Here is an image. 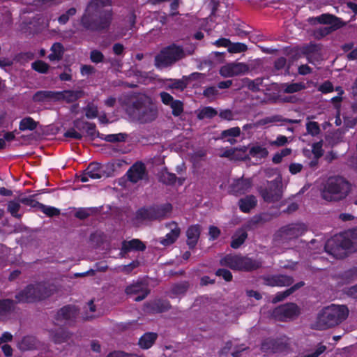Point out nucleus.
Instances as JSON below:
<instances>
[{
  "label": "nucleus",
  "mask_w": 357,
  "mask_h": 357,
  "mask_svg": "<svg viewBox=\"0 0 357 357\" xmlns=\"http://www.w3.org/2000/svg\"><path fill=\"white\" fill-rule=\"evenodd\" d=\"M289 142V138L284 135H278L275 140L270 141L268 144L273 146H282Z\"/></svg>",
  "instance_id": "nucleus-48"
},
{
  "label": "nucleus",
  "mask_w": 357,
  "mask_h": 357,
  "mask_svg": "<svg viewBox=\"0 0 357 357\" xmlns=\"http://www.w3.org/2000/svg\"><path fill=\"white\" fill-rule=\"evenodd\" d=\"M200 233L201 226L199 225H193L187 229V244L190 248H194L196 246L200 236Z\"/></svg>",
  "instance_id": "nucleus-23"
},
{
  "label": "nucleus",
  "mask_w": 357,
  "mask_h": 357,
  "mask_svg": "<svg viewBox=\"0 0 357 357\" xmlns=\"http://www.w3.org/2000/svg\"><path fill=\"white\" fill-rule=\"evenodd\" d=\"M203 93L204 96L213 98L218 94V90L215 86L208 87L204 91Z\"/></svg>",
  "instance_id": "nucleus-59"
},
{
  "label": "nucleus",
  "mask_w": 357,
  "mask_h": 357,
  "mask_svg": "<svg viewBox=\"0 0 357 357\" xmlns=\"http://www.w3.org/2000/svg\"><path fill=\"white\" fill-rule=\"evenodd\" d=\"M306 130L309 135L316 136L320 132L319 125L315 121H309L306 123Z\"/></svg>",
  "instance_id": "nucleus-43"
},
{
  "label": "nucleus",
  "mask_w": 357,
  "mask_h": 357,
  "mask_svg": "<svg viewBox=\"0 0 357 357\" xmlns=\"http://www.w3.org/2000/svg\"><path fill=\"white\" fill-rule=\"evenodd\" d=\"M350 190L349 183L343 177L331 176L322 184L320 194L325 201L337 202L344 200Z\"/></svg>",
  "instance_id": "nucleus-3"
},
{
  "label": "nucleus",
  "mask_w": 357,
  "mask_h": 357,
  "mask_svg": "<svg viewBox=\"0 0 357 357\" xmlns=\"http://www.w3.org/2000/svg\"><path fill=\"white\" fill-rule=\"evenodd\" d=\"M276 344L278 349H286L289 348L290 345V340L287 337L283 336L276 340Z\"/></svg>",
  "instance_id": "nucleus-52"
},
{
  "label": "nucleus",
  "mask_w": 357,
  "mask_h": 357,
  "mask_svg": "<svg viewBox=\"0 0 357 357\" xmlns=\"http://www.w3.org/2000/svg\"><path fill=\"white\" fill-rule=\"evenodd\" d=\"M317 20L319 23L331 25L333 29H337L342 26L339 18L329 14H323L317 17Z\"/></svg>",
  "instance_id": "nucleus-26"
},
{
  "label": "nucleus",
  "mask_w": 357,
  "mask_h": 357,
  "mask_svg": "<svg viewBox=\"0 0 357 357\" xmlns=\"http://www.w3.org/2000/svg\"><path fill=\"white\" fill-rule=\"evenodd\" d=\"M304 283L303 282H298L292 287L285 290L282 292H279L276 294L275 298L273 299V303H277L282 301L284 298L291 294L296 289L300 288L303 286Z\"/></svg>",
  "instance_id": "nucleus-34"
},
{
  "label": "nucleus",
  "mask_w": 357,
  "mask_h": 357,
  "mask_svg": "<svg viewBox=\"0 0 357 357\" xmlns=\"http://www.w3.org/2000/svg\"><path fill=\"white\" fill-rule=\"evenodd\" d=\"M257 204V199L253 195L246 196L238 202V206L241 211L248 213Z\"/></svg>",
  "instance_id": "nucleus-25"
},
{
  "label": "nucleus",
  "mask_w": 357,
  "mask_h": 357,
  "mask_svg": "<svg viewBox=\"0 0 357 357\" xmlns=\"http://www.w3.org/2000/svg\"><path fill=\"white\" fill-rule=\"evenodd\" d=\"M172 210L169 204L161 206L152 207L149 208H141L137 211L135 218V223L137 225L158 220L165 217Z\"/></svg>",
  "instance_id": "nucleus-8"
},
{
  "label": "nucleus",
  "mask_w": 357,
  "mask_h": 357,
  "mask_svg": "<svg viewBox=\"0 0 357 357\" xmlns=\"http://www.w3.org/2000/svg\"><path fill=\"white\" fill-rule=\"evenodd\" d=\"M96 312V306L93 303V301H90L88 303H87V306H86V314L84 317V318L85 319H92L95 317L94 314H93V313H94Z\"/></svg>",
  "instance_id": "nucleus-53"
},
{
  "label": "nucleus",
  "mask_w": 357,
  "mask_h": 357,
  "mask_svg": "<svg viewBox=\"0 0 357 357\" xmlns=\"http://www.w3.org/2000/svg\"><path fill=\"white\" fill-rule=\"evenodd\" d=\"M300 314V309L293 303L281 305L268 312V316L280 321H289Z\"/></svg>",
  "instance_id": "nucleus-10"
},
{
  "label": "nucleus",
  "mask_w": 357,
  "mask_h": 357,
  "mask_svg": "<svg viewBox=\"0 0 357 357\" xmlns=\"http://www.w3.org/2000/svg\"><path fill=\"white\" fill-rule=\"evenodd\" d=\"M51 338L56 343L60 344L66 342L70 338V334L63 328H59L56 331L51 332Z\"/></svg>",
  "instance_id": "nucleus-32"
},
{
  "label": "nucleus",
  "mask_w": 357,
  "mask_h": 357,
  "mask_svg": "<svg viewBox=\"0 0 357 357\" xmlns=\"http://www.w3.org/2000/svg\"><path fill=\"white\" fill-rule=\"evenodd\" d=\"M66 137L73 138L75 139H80L82 137V134L77 132L75 129L71 128L64 133Z\"/></svg>",
  "instance_id": "nucleus-63"
},
{
  "label": "nucleus",
  "mask_w": 357,
  "mask_h": 357,
  "mask_svg": "<svg viewBox=\"0 0 357 357\" xmlns=\"http://www.w3.org/2000/svg\"><path fill=\"white\" fill-rule=\"evenodd\" d=\"M38 209L49 217L56 216L60 213V211L58 208L50 206H46L41 203Z\"/></svg>",
  "instance_id": "nucleus-41"
},
{
  "label": "nucleus",
  "mask_w": 357,
  "mask_h": 357,
  "mask_svg": "<svg viewBox=\"0 0 357 357\" xmlns=\"http://www.w3.org/2000/svg\"><path fill=\"white\" fill-rule=\"evenodd\" d=\"M217 114V111L211 107H206L201 109L197 116L199 119H203L204 118H212Z\"/></svg>",
  "instance_id": "nucleus-40"
},
{
  "label": "nucleus",
  "mask_w": 357,
  "mask_h": 357,
  "mask_svg": "<svg viewBox=\"0 0 357 357\" xmlns=\"http://www.w3.org/2000/svg\"><path fill=\"white\" fill-rule=\"evenodd\" d=\"M167 227L169 228L170 231L167 233L165 237L160 239V243L165 246H168L174 243L178 238L181 233L180 228L174 222L169 223Z\"/></svg>",
  "instance_id": "nucleus-19"
},
{
  "label": "nucleus",
  "mask_w": 357,
  "mask_h": 357,
  "mask_svg": "<svg viewBox=\"0 0 357 357\" xmlns=\"http://www.w3.org/2000/svg\"><path fill=\"white\" fill-rule=\"evenodd\" d=\"M20 202L32 208H39L40 203L33 199V197H26L20 199Z\"/></svg>",
  "instance_id": "nucleus-51"
},
{
  "label": "nucleus",
  "mask_w": 357,
  "mask_h": 357,
  "mask_svg": "<svg viewBox=\"0 0 357 357\" xmlns=\"http://www.w3.org/2000/svg\"><path fill=\"white\" fill-rule=\"evenodd\" d=\"M260 193L266 202L274 203L279 201L282 197L281 176L278 174L273 181L268 182L266 188L261 190Z\"/></svg>",
  "instance_id": "nucleus-11"
},
{
  "label": "nucleus",
  "mask_w": 357,
  "mask_h": 357,
  "mask_svg": "<svg viewBox=\"0 0 357 357\" xmlns=\"http://www.w3.org/2000/svg\"><path fill=\"white\" fill-rule=\"evenodd\" d=\"M185 52L178 46L172 45L162 50L155 58L157 68L169 66L185 56Z\"/></svg>",
  "instance_id": "nucleus-9"
},
{
  "label": "nucleus",
  "mask_w": 357,
  "mask_h": 357,
  "mask_svg": "<svg viewBox=\"0 0 357 357\" xmlns=\"http://www.w3.org/2000/svg\"><path fill=\"white\" fill-rule=\"evenodd\" d=\"M13 306V301L10 300L0 301V314L9 311Z\"/></svg>",
  "instance_id": "nucleus-54"
},
{
  "label": "nucleus",
  "mask_w": 357,
  "mask_h": 357,
  "mask_svg": "<svg viewBox=\"0 0 357 357\" xmlns=\"http://www.w3.org/2000/svg\"><path fill=\"white\" fill-rule=\"evenodd\" d=\"M126 292L130 296H136L133 298L134 301H141L148 295L149 290L146 284L139 282L127 287Z\"/></svg>",
  "instance_id": "nucleus-14"
},
{
  "label": "nucleus",
  "mask_w": 357,
  "mask_h": 357,
  "mask_svg": "<svg viewBox=\"0 0 357 357\" xmlns=\"http://www.w3.org/2000/svg\"><path fill=\"white\" fill-rule=\"evenodd\" d=\"M168 308L167 303H163L160 301H155L151 305V310L153 312H160Z\"/></svg>",
  "instance_id": "nucleus-55"
},
{
  "label": "nucleus",
  "mask_w": 357,
  "mask_h": 357,
  "mask_svg": "<svg viewBox=\"0 0 357 357\" xmlns=\"http://www.w3.org/2000/svg\"><path fill=\"white\" fill-rule=\"evenodd\" d=\"M250 154L252 157L264 158L268 155V151L266 148L262 146L255 145L250 149Z\"/></svg>",
  "instance_id": "nucleus-37"
},
{
  "label": "nucleus",
  "mask_w": 357,
  "mask_h": 357,
  "mask_svg": "<svg viewBox=\"0 0 357 357\" xmlns=\"http://www.w3.org/2000/svg\"><path fill=\"white\" fill-rule=\"evenodd\" d=\"M157 338V334L154 333H145L139 340V345L142 349L150 348Z\"/></svg>",
  "instance_id": "nucleus-30"
},
{
  "label": "nucleus",
  "mask_w": 357,
  "mask_h": 357,
  "mask_svg": "<svg viewBox=\"0 0 357 357\" xmlns=\"http://www.w3.org/2000/svg\"><path fill=\"white\" fill-rule=\"evenodd\" d=\"M77 314V309L75 306H65L58 311L56 319L58 322L68 324L75 319Z\"/></svg>",
  "instance_id": "nucleus-18"
},
{
  "label": "nucleus",
  "mask_w": 357,
  "mask_h": 357,
  "mask_svg": "<svg viewBox=\"0 0 357 357\" xmlns=\"http://www.w3.org/2000/svg\"><path fill=\"white\" fill-rule=\"evenodd\" d=\"M266 284L272 287H284L292 284L293 279L287 275H279L268 277L265 279Z\"/></svg>",
  "instance_id": "nucleus-24"
},
{
  "label": "nucleus",
  "mask_w": 357,
  "mask_h": 357,
  "mask_svg": "<svg viewBox=\"0 0 357 357\" xmlns=\"http://www.w3.org/2000/svg\"><path fill=\"white\" fill-rule=\"evenodd\" d=\"M247 237L246 231L243 228L238 229L232 236L231 248L234 249L238 248L244 243Z\"/></svg>",
  "instance_id": "nucleus-27"
},
{
  "label": "nucleus",
  "mask_w": 357,
  "mask_h": 357,
  "mask_svg": "<svg viewBox=\"0 0 357 357\" xmlns=\"http://www.w3.org/2000/svg\"><path fill=\"white\" fill-rule=\"evenodd\" d=\"M38 123L31 117H26L20 122L19 128L22 131L33 130L37 127Z\"/></svg>",
  "instance_id": "nucleus-35"
},
{
  "label": "nucleus",
  "mask_w": 357,
  "mask_h": 357,
  "mask_svg": "<svg viewBox=\"0 0 357 357\" xmlns=\"http://www.w3.org/2000/svg\"><path fill=\"white\" fill-rule=\"evenodd\" d=\"M33 342V339L31 337H25L22 339V342L20 344V348L21 349H31L32 348V345H29V344Z\"/></svg>",
  "instance_id": "nucleus-62"
},
{
  "label": "nucleus",
  "mask_w": 357,
  "mask_h": 357,
  "mask_svg": "<svg viewBox=\"0 0 357 357\" xmlns=\"http://www.w3.org/2000/svg\"><path fill=\"white\" fill-rule=\"evenodd\" d=\"M248 47L242 43H231L229 47L228 52L230 53H241L247 50Z\"/></svg>",
  "instance_id": "nucleus-42"
},
{
  "label": "nucleus",
  "mask_w": 357,
  "mask_h": 357,
  "mask_svg": "<svg viewBox=\"0 0 357 357\" xmlns=\"http://www.w3.org/2000/svg\"><path fill=\"white\" fill-rule=\"evenodd\" d=\"M252 181L250 178H238L230 184V192L235 195H242L252 188Z\"/></svg>",
  "instance_id": "nucleus-17"
},
{
  "label": "nucleus",
  "mask_w": 357,
  "mask_h": 357,
  "mask_svg": "<svg viewBox=\"0 0 357 357\" xmlns=\"http://www.w3.org/2000/svg\"><path fill=\"white\" fill-rule=\"evenodd\" d=\"M20 199L19 201H10L8 204V211L10 214L15 217L20 218L22 215L21 213H20V211L21 210V205H20Z\"/></svg>",
  "instance_id": "nucleus-38"
},
{
  "label": "nucleus",
  "mask_w": 357,
  "mask_h": 357,
  "mask_svg": "<svg viewBox=\"0 0 357 357\" xmlns=\"http://www.w3.org/2000/svg\"><path fill=\"white\" fill-rule=\"evenodd\" d=\"M85 127H86V134L89 137H91L92 138H95L96 137L98 136V132L96 131V126L94 123H86Z\"/></svg>",
  "instance_id": "nucleus-57"
},
{
  "label": "nucleus",
  "mask_w": 357,
  "mask_h": 357,
  "mask_svg": "<svg viewBox=\"0 0 357 357\" xmlns=\"http://www.w3.org/2000/svg\"><path fill=\"white\" fill-rule=\"evenodd\" d=\"M349 310L346 305L333 304L322 310L317 320V327L324 330L336 326L347 319Z\"/></svg>",
  "instance_id": "nucleus-4"
},
{
  "label": "nucleus",
  "mask_w": 357,
  "mask_h": 357,
  "mask_svg": "<svg viewBox=\"0 0 357 357\" xmlns=\"http://www.w3.org/2000/svg\"><path fill=\"white\" fill-rule=\"evenodd\" d=\"M241 135V129L239 127H233L227 130L222 131L220 138L226 139L230 144H234L236 140L233 138L238 137Z\"/></svg>",
  "instance_id": "nucleus-28"
},
{
  "label": "nucleus",
  "mask_w": 357,
  "mask_h": 357,
  "mask_svg": "<svg viewBox=\"0 0 357 357\" xmlns=\"http://www.w3.org/2000/svg\"><path fill=\"white\" fill-rule=\"evenodd\" d=\"M188 288V285L187 283L178 284L172 288V293L175 296L183 295L187 291Z\"/></svg>",
  "instance_id": "nucleus-47"
},
{
  "label": "nucleus",
  "mask_w": 357,
  "mask_h": 357,
  "mask_svg": "<svg viewBox=\"0 0 357 357\" xmlns=\"http://www.w3.org/2000/svg\"><path fill=\"white\" fill-rule=\"evenodd\" d=\"M54 287L46 283H39L27 286L23 291L16 295L18 302H35L44 299L52 295Z\"/></svg>",
  "instance_id": "nucleus-5"
},
{
  "label": "nucleus",
  "mask_w": 357,
  "mask_h": 357,
  "mask_svg": "<svg viewBox=\"0 0 357 357\" xmlns=\"http://www.w3.org/2000/svg\"><path fill=\"white\" fill-rule=\"evenodd\" d=\"M33 99L35 102L56 101V92L49 91H38L34 94Z\"/></svg>",
  "instance_id": "nucleus-29"
},
{
  "label": "nucleus",
  "mask_w": 357,
  "mask_h": 357,
  "mask_svg": "<svg viewBox=\"0 0 357 357\" xmlns=\"http://www.w3.org/2000/svg\"><path fill=\"white\" fill-rule=\"evenodd\" d=\"M84 93L81 90H68L56 92V101L64 100L66 102H73L82 97Z\"/></svg>",
  "instance_id": "nucleus-21"
},
{
  "label": "nucleus",
  "mask_w": 357,
  "mask_h": 357,
  "mask_svg": "<svg viewBox=\"0 0 357 357\" xmlns=\"http://www.w3.org/2000/svg\"><path fill=\"white\" fill-rule=\"evenodd\" d=\"M299 122L300 120L285 119L283 118L281 115H273L260 119L257 122V125L259 126H265L267 124L278 123L279 125L282 126L285 123H298Z\"/></svg>",
  "instance_id": "nucleus-22"
},
{
  "label": "nucleus",
  "mask_w": 357,
  "mask_h": 357,
  "mask_svg": "<svg viewBox=\"0 0 357 357\" xmlns=\"http://www.w3.org/2000/svg\"><path fill=\"white\" fill-rule=\"evenodd\" d=\"M85 110V115L88 119H95L98 116V107L93 103L89 104Z\"/></svg>",
  "instance_id": "nucleus-45"
},
{
  "label": "nucleus",
  "mask_w": 357,
  "mask_h": 357,
  "mask_svg": "<svg viewBox=\"0 0 357 357\" xmlns=\"http://www.w3.org/2000/svg\"><path fill=\"white\" fill-rule=\"evenodd\" d=\"M326 350V346L321 343L316 346L314 351L307 353H303L301 357H319Z\"/></svg>",
  "instance_id": "nucleus-39"
},
{
  "label": "nucleus",
  "mask_w": 357,
  "mask_h": 357,
  "mask_svg": "<svg viewBox=\"0 0 357 357\" xmlns=\"http://www.w3.org/2000/svg\"><path fill=\"white\" fill-rule=\"evenodd\" d=\"M76 13V10L74 8H71L68 9L66 13H63L61 15L58 21L61 24H65L69 20V17L71 16L75 15Z\"/></svg>",
  "instance_id": "nucleus-50"
},
{
  "label": "nucleus",
  "mask_w": 357,
  "mask_h": 357,
  "mask_svg": "<svg viewBox=\"0 0 357 357\" xmlns=\"http://www.w3.org/2000/svg\"><path fill=\"white\" fill-rule=\"evenodd\" d=\"M160 97L162 102L166 105H170V104H172L174 100V98L167 92H161L160 93Z\"/></svg>",
  "instance_id": "nucleus-60"
},
{
  "label": "nucleus",
  "mask_w": 357,
  "mask_h": 357,
  "mask_svg": "<svg viewBox=\"0 0 357 357\" xmlns=\"http://www.w3.org/2000/svg\"><path fill=\"white\" fill-rule=\"evenodd\" d=\"M146 245L140 240L135 238L130 241H124L122 242L120 255L124 257L125 255L131 251H143Z\"/></svg>",
  "instance_id": "nucleus-20"
},
{
  "label": "nucleus",
  "mask_w": 357,
  "mask_h": 357,
  "mask_svg": "<svg viewBox=\"0 0 357 357\" xmlns=\"http://www.w3.org/2000/svg\"><path fill=\"white\" fill-rule=\"evenodd\" d=\"M216 275L218 276H222L226 281H230L232 279V275L231 272L226 269H218L216 271Z\"/></svg>",
  "instance_id": "nucleus-61"
},
{
  "label": "nucleus",
  "mask_w": 357,
  "mask_h": 357,
  "mask_svg": "<svg viewBox=\"0 0 357 357\" xmlns=\"http://www.w3.org/2000/svg\"><path fill=\"white\" fill-rule=\"evenodd\" d=\"M91 60L93 63H100L103 60V54L98 50H93L91 52Z\"/></svg>",
  "instance_id": "nucleus-58"
},
{
  "label": "nucleus",
  "mask_w": 357,
  "mask_h": 357,
  "mask_svg": "<svg viewBox=\"0 0 357 357\" xmlns=\"http://www.w3.org/2000/svg\"><path fill=\"white\" fill-rule=\"evenodd\" d=\"M139 265V262L137 261H132V263L124 265L120 267V270L125 273H129L135 268L137 267Z\"/></svg>",
  "instance_id": "nucleus-64"
},
{
  "label": "nucleus",
  "mask_w": 357,
  "mask_h": 357,
  "mask_svg": "<svg viewBox=\"0 0 357 357\" xmlns=\"http://www.w3.org/2000/svg\"><path fill=\"white\" fill-rule=\"evenodd\" d=\"M236 152L241 153V155L238 156L236 158V159H238V160H243V159L245 158V149L243 151H241L240 150L238 151L237 149L227 150L223 153H222L220 155V156L234 158H235V154H236Z\"/></svg>",
  "instance_id": "nucleus-44"
},
{
  "label": "nucleus",
  "mask_w": 357,
  "mask_h": 357,
  "mask_svg": "<svg viewBox=\"0 0 357 357\" xmlns=\"http://www.w3.org/2000/svg\"><path fill=\"white\" fill-rule=\"evenodd\" d=\"M63 52L64 48L63 45L59 43H55L51 47V53L48 58L50 61H59L62 58Z\"/></svg>",
  "instance_id": "nucleus-31"
},
{
  "label": "nucleus",
  "mask_w": 357,
  "mask_h": 357,
  "mask_svg": "<svg viewBox=\"0 0 357 357\" xmlns=\"http://www.w3.org/2000/svg\"><path fill=\"white\" fill-rule=\"evenodd\" d=\"M176 176L174 174L169 172H165L162 175V182L167 184H173L176 181Z\"/></svg>",
  "instance_id": "nucleus-56"
},
{
  "label": "nucleus",
  "mask_w": 357,
  "mask_h": 357,
  "mask_svg": "<svg viewBox=\"0 0 357 357\" xmlns=\"http://www.w3.org/2000/svg\"><path fill=\"white\" fill-rule=\"evenodd\" d=\"M263 78H257L254 80H250L249 79H245L244 83L245 85L252 91H259L261 90V87L263 86Z\"/></svg>",
  "instance_id": "nucleus-36"
},
{
  "label": "nucleus",
  "mask_w": 357,
  "mask_h": 357,
  "mask_svg": "<svg viewBox=\"0 0 357 357\" xmlns=\"http://www.w3.org/2000/svg\"><path fill=\"white\" fill-rule=\"evenodd\" d=\"M103 174L104 172L99 164L91 163L85 172L79 176V179L82 182H87L89 178L99 179L102 178Z\"/></svg>",
  "instance_id": "nucleus-16"
},
{
  "label": "nucleus",
  "mask_w": 357,
  "mask_h": 357,
  "mask_svg": "<svg viewBox=\"0 0 357 357\" xmlns=\"http://www.w3.org/2000/svg\"><path fill=\"white\" fill-rule=\"evenodd\" d=\"M326 252L335 258L344 257L347 252L357 250V228L337 234L328 239L325 245Z\"/></svg>",
  "instance_id": "nucleus-2"
},
{
  "label": "nucleus",
  "mask_w": 357,
  "mask_h": 357,
  "mask_svg": "<svg viewBox=\"0 0 357 357\" xmlns=\"http://www.w3.org/2000/svg\"><path fill=\"white\" fill-rule=\"evenodd\" d=\"M170 107L172 109V114L174 116H179L183 111V102L178 100H174L172 104H170Z\"/></svg>",
  "instance_id": "nucleus-46"
},
{
  "label": "nucleus",
  "mask_w": 357,
  "mask_h": 357,
  "mask_svg": "<svg viewBox=\"0 0 357 357\" xmlns=\"http://www.w3.org/2000/svg\"><path fill=\"white\" fill-rule=\"evenodd\" d=\"M305 84L302 82L284 83L281 85V89L287 93L298 92L305 89Z\"/></svg>",
  "instance_id": "nucleus-33"
},
{
  "label": "nucleus",
  "mask_w": 357,
  "mask_h": 357,
  "mask_svg": "<svg viewBox=\"0 0 357 357\" xmlns=\"http://www.w3.org/2000/svg\"><path fill=\"white\" fill-rule=\"evenodd\" d=\"M248 70V66L244 63L232 62L222 66L220 69V74L224 77H231L243 75Z\"/></svg>",
  "instance_id": "nucleus-13"
},
{
  "label": "nucleus",
  "mask_w": 357,
  "mask_h": 357,
  "mask_svg": "<svg viewBox=\"0 0 357 357\" xmlns=\"http://www.w3.org/2000/svg\"><path fill=\"white\" fill-rule=\"evenodd\" d=\"M220 264L232 270L249 271L259 268L261 263L247 257L229 255L220 260Z\"/></svg>",
  "instance_id": "nucleus-7"
},
{
  "label": "nucleus",
  "mask_w": 357,
  "mask_h": 357,
  "mask_svg": "<svg viewBox=\"0 0 357 357\" xmlns=\"http://www.w3.org/2000/svg\"><path fill=\"white\" fill-rule=\"evenodd\" d=\"M133 115L140 123L151 122L158 116L156 106L152 104L147 97H141L133 103Z\"/></svg>",
  "instance_id": "nucleus-6"
},
{
  "label": "nucleus",
  "mask_w": 357,
  "mask_h": 357,
  "mask_svg": "<svg viewBox=\"0 0 357 357\" xmlns=\"http://www.w3.org/2000/svg\"><path fill=\"white\" fill-rule=\"evenodd\" d=\"M127 175L128 179L132 183H137L147 178L146 167L142 162L134 164L128 171Z\"/></svg>",
  "instance_id": "nucleus-15"
},
{
  "label": "nucleus",
  "mask_w": 357,
  "mask_h": 357,
  "mask_svg": "<svg viewBox=\"0 0 357 357\" xmlns=\"http://www.w3.org/2000/svg\"><path fill=\"white\" fill-rule=\"evenodd\" d=\"M112 20L110 0H92L82 17V24L87 29L100 31L107 29Z\"/></svg>",
  "instance_id": "nucleus-1"
},
{
  "label": "nucleus",
  "mask_w": 357,
  "mask_h": 357,
  "mask_svg": "<svg viewBox=\"0 0 357 357\" xmlns=\"http://www.w3.org/2000/svg\"><path fill=\"white\" fill-rule=\"evenodd\" d=\"M32 68L41 73H45L48 70V65L43 61H37L32 63Z\"/></svg>",
  "instance_id": "nucleus-49"
},
{
  "label": "nucleus",
  "mask_w": 357,
  "mask_h": 357,
  "mask_svg": "<svg viewBox=\"0 0 357 357\" xmlns=\"http://www.w3.org/2000/svg\"><path fill=\"white\" fill-rule=\"evenodd\" d=\"M307 230L306 226L300 222L291 223L280 228L278 236L282 241L295 239L302 236Z\"/></svg>",
  "instance_id": "nucleus-12"
}]
</instances>
